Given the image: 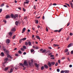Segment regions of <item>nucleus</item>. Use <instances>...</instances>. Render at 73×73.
Instances as JSON below:
<instances>
[{
    "mask_svg": "<svg viewBox=\"0 0 73 73\" xmlns=\"http://www.w3.org/2000/svg\"><path fill=\"white\" fill-rule=\"evenodd\" d=\"M35 21V23H36V24H38V20H36V21Z\"/></svg>",
    "mask_w": 73,
    "mask_h": 73,
    "instance_id": "nucleus-35",
    "label": "nucleus"
},
{
    "mask_svg": "<svg viewBox=\"0 0 73 73\" xmlns=\"http://www.w3.org/2000/svg\"><path fill=\"white\" fill-rule=\"evenodd\" d=\"M5 18L6 19H8L9 18H10V16L9 15H8Z\"/></svg>",
    "mask_w": 73,
    "mask_h": 73,
    "instance_id": "nucleus-14",
    "label": "nucleus"
},
{
    "mask_svg": "<svg viewBox=\"0 0 73 73\" xmlns=\"http://www.w3.org/2000/svg\"><path fill=\"white\" fill-rule=\"evenodd\" d=\"M53 46L54 47H56V46H59V45L54 44Z\"/></svg>",
    "mask_w": 73,
    "mask_h": 73,
    "instance_id": "nucleus-20",
    "label": "nucleus"
},
{
    "mask_svg": "<svg viewBox=\"0 0 73 73\" xmlns=\"http://www.w3.org/2000/svg\"><path fill=\"white\" fill-rule=\"evenodd\" d=\"M64 71L62 70L60 71V73H64Z\"/></svg>",
    "mask_w": 73,
    "mask_h": 73,
    "instance_id": "nucleus-34",
    "label": "nucleus"
},
{
    "mask_svg": "<svg viewBox=\"0 0 73 73\" xmlns=\"http://www.w3.org/2000/svg\"><path fill=\"white\" fill-rule=\"evenodd\" d=\"M35 66H36V67H37V68L38 67V64H37V63H35Z\"/></svg>",
    "mask_w": 73,
    "mask_h": 73,
    "instance_id": "nucleus-33",
    "label": "nucleus"
},
{
    "mask_svg": "<svg viewBox=\"0 0 73 73\" xmlns=\"http://www.w3.org/2000/svg\"><path fill=\"white\" fill-rule=\"evenodd\" d=\"M53 5H56V3H54V4H53Z\"/></svg>",
    "mask_w": 73,
    "mask_h": 73,
    "instance_id": "nucleus-64",
    "label": "nucleus"
},
{
    "mask_svg": "<svg viewBox=\"0 0 73 73\" xmlns=\"http://www.w3.org/2000/svg\"><path fill=\"white\" fill-rule=\"evenodd\" d=\"M5 52L7 54H9V52L8 50H6L5 51Z\"/></svg>",
    "mask_w": 73,
    "mask_h": 73,
    "instance_id": "nucleus-19",
    "label": "nucleus"
},
{
    "mask_svg": "<svg viewBox=\"0 0 73 73\" xmlns=\"http://www.w3.org/2000/svg\"><path fill=\"white\" fill-rule=\"evenodd\" d=\"M10 42V41L9 40V39H7V40H6V43L7 44H8Z\"/></svg>",
    "mask_w": 73,
    "mask_h": 73,
    "instance_id": "nucleus-5",
    "label": "nucleus"
},
{
    "mask_svg": "<svg viewBox=\"0 0 73 73\" xmlns=\"http://www.w3.org/2000/svg\"><path fill=\"white\" fill-rule=\"evenodd\" d=\"M15 37H16V35H14V36L12 38V39H15Z\"/></svg>",
    "mask_w": 73,
    "mask_h": 73,
    "instance_id": "nucleus-32",
    "label": "nucleus"
},
{
    "mask_svg": "<svg viewBox=\"0 0 73 73\" xmlns=\"http://www.w3.org/2000/svg\"><path fill=\"white\" fill-rule=\"evenodd\" d=\"M26 54V52H24L23 53V54L24 55Z\"/></svg>",
    "mask_w": 73,
    "mask_h": 73,
    "instance_id": "nucleus-56",
    "label": "nucleus"
},
{
    "mask_svg": "<svg viewBox=\"0 0 73 73\" xmlns=\"http://www.w3.org/2000/svg\"><path fill=\"white\" fill-rule=\"evenodd\" d=\"M9 34L10 36L8 37V38H11V37L12 36V32H9Z\"/></svg>",
    "mask_w": 73,
    "mask_h": 73,
    "instance_id": "nucleus-2",
    "label": "nucleus"
},
{
    "mask_svg": "<svg viewBox=\"0 0 73 73\" xmlns=\"http://www.w3.org/2000/svg\"><path fill=\"white\" fill-rule=\"evenodd\" d=\"M31 63H29V65L30 66H33V59H31Z\"/></svg>",
    "mask_w": 73,
    "mask_h": 73,
    "instance_id": "nucleus-1",
    "label": "nucleus"
},
{
    "mask_svg": "<svg viewBox=\"0 0 73 73\" xmlns=\"http://www.w3.org/2000/svg\"><path fill=\"white\" fill-rule=\"evenodd\" d=\"M23 48L25 49H26V47L25 46H23Z\"/></svg>",
    "mask_w": 73,
    "mask_h": 73,
    "instance_id": "nucleus-36",
    "label": "nucleus"
},
{
    "mask_svg": "<svg viewBox=\"0 0 73 73\" xmlns=\"http://www.w3.org/2000/svg\"><path fill=\"white\" fill-rule=\"evenodd\" d=\"M4 53L3 52H1L0 54V55L1 56H4Z\"/></svg>",
    "mask_w": 73,
    "mask_h": 73,
    "instance_id": "nucleus-10",
    "label": "nucleus"
},
{
    "mask_svg": "<svg viewBox=\"0 0 73 73\" xmlns=\"http://www.w3.org/2000/svg\"><path fill=\"white\" fill-rule=\"evenodd\" d=\"M22 40L24 41L26 39V38H22Z\"/></svg>",
    "mask_w": 73,
    "mask_h": 73,
    "instance_id": "nucleus-30",
    "label": "nucleus"
},
{
    "mask_svg": "<svg viewBox=\"0 0 73 73\" xmlns=\"http://www.w3.org/2000/svg\"><path fill=\"white\" fill-rule=\"evenodd\" d=\"M18 24H19V22L18 21H16L15 24L16 25H18Z\"/></svg>",
    "mask_w": 73,
    "mask_h": 73,
    "instance_id": "nucleus-28",
    "label": "nucleus"
},
{
    "mask_svg": "<svg viewBox=\"0 0 73 73\" xmlns=\"http://www.w3.org/2000/svg\"><path fill=\"white\" fill-rule=\"evenodd\" d=\"M29 3V1H26L24 3V5H25V4H28Z\"/></svg>",
    "mask_w": 73,
    "mask_h": 73,
    "instance_id": "nucleus-6",
    "label": "nucleus"
},
{
    "mask_svg": "<svg viewBox=\"0 0 73 73\" xmlns=\"http://www.w3.org/2000/svg\"><path fill=\"white\" fill-rule=\"evenodd\" d=\"M63 6H64V7H67V6L66 5H64Z\"/></svg>",
    "mask_w": 73,
    "mask_h": 73,
    "instance_id": "nucleus-60",
    "label": "nucleus"
},
{
    "mask_svg": "<svg viewBox=\"0 0 73 73\" xmlns=\"http://www.w3.org/2000/svg\"><path fill=\"white\" fill-rule=\"evenodd\" d=\"M36 49H38V47H35V48Z\"/></svg>",
    "mask_w": 73,
    "mask_h": 73,
    "instance_id": "nucleus-62",
    "label": "nucleus"
},
{
    "mask_svg": "<svg viewBox=\"0 0 73 73\" xmlns=\"http://www.w3.org/2000/svg\"><path fill=\"white\" fill-rule=\"evenodd\" d=\"M21 50L22 51H24L25 50L23 48H21Z\"/></svg>",
    "mask_w": 73,
    "mask_h": 73,
    "instance_id": "nucleus-29",
    "label": "nucleus"
},
{
    "mask_svg": "<svg viewBox=\"0 0 73 73\" xmlns=\"http://www.w3.org/2000/svg\"><path fill=\"white\" fill-rule=\"evenodd\" d=\"M2 10V9H0V13L1 12Z\"/></svg>",
    "mask_w": 73,
    "mask_h": 73,
    "instance_id": "nucleus-58",
    "label": "nucleus"
},
{
    "mask_svg": "<svg viewBox=\"0 0 73 73\" xmlns=\"http://www.w3.org/2000/svg\"><path fill=\"white\" fill-rule=\"evenodd\" d=\"M44 67L46 69H47V68H48V66H47L46 64H45V65H44Z\"/></svg>",
    "mask_w": 73,
    "mask_h": 73,
    "instance_id": "nucleus-11",
    "label": "nucleus"
},
{
    "mask_svg": "<svg viewBox=\"0 0 73 73\" xmlns=\"http://www.w3.org/2000/svg\"><path fill=\"white\" fill-rule=\"evenodd\" d=\"M46 31L47 32H48V29L47 28H46Z\"/></svg>",
    "mask_w": 73,
    "mask_h": 73,
    "instance_id": "nucleus-55",
    "label": "nucleus"
},
{
    "mask_svg": "<svg viewBox=\"0 0 73 73\" xmlns=\"http://www.w3.org/2000/svg\"><path fill=\"white\" fill-rule=\"evenodd\" d=\"M23 64L24 66H27L28 65V64L27 63V61H26L25 60H24Z\"/></svg>",
    "mask_w": 73,
    "mask_h": 73,
    "instance_id": "nucleus-3",
    "label": "nucleus"
},
{
    "mask_svg": "<svg viewBox=\"0 0 73 73\" xmlns=\"http://www.w3.org/2000/svg\"><path fill=\"white\" fill-rule=\"evenodd\" d=\"M46 51V49L44 50H42V53H44V52H45Z\"/></svg>",
    "mask_w": 73,
    "mask_h": 73,
    "instance_id": "nucleus-22",
    "label": "nucleus"
},
{
    "mask_svg": "<svg viewBox=\"0 0 73 73\" xmlns=\"http://www.w3.org/2000/svg\"><path fill=\"white\" fill-rule=\"evenodd\" d=\"M70 25V23H68L67 26H69Z\"/></svg>",
    "mask_w": 73,
    "mask_h": 73,
    "instance_id": "nucleus-57",
    "label": "nucleus"
},
{
    "mask_svg": "<svg viewBox=\"0 0 73 73\" xmlns=\"http://www.w3.org/2000/svg\"><path fill=\"white\" fill-rule=\"evenodd\" d=\"M8 69V68L7 67L5 68V70H7Z\"/></svg>",
    "mask_w": 73,
    "mask_h": 73,
    "instance_id": "nucleus-41",
    "label": "nucleus"
},
{
    "mask_svg": "<svg viewBox=\"0 0 73 73\" xmlns=\"http://www.w3.org/2000/svg\"><path fill=\"white\" fill-rule=\"evenodd\" d=\"M69 72V70H64V72L65 73H68Z\"/></svg>",
    "mask_w": 73,
    "mask_h": 73,
    "instance_id": "nucleus-17",
    "label": "nucleus"
},
{
    "mask_svg": "<svg viewBox=\"0 0 73 73\" xmlns=\"http://www.w3.org/2000/svg\"><path fill=\"white\" fill-rule=\"evenodd\" d=\"M26 30V28H24L23 29V31L22 32V33H24L25 31Z\"/></svg>",
    "mask_w": 73,
    "mask_h": 73,
    "instance_id": "nucleus-8",
    "label": "nucleus"
},
{
    "mask_svg": "<svg viewBox=\"0 0 73 73\" xmlns=\"http://www.w3.org/2000/svg\"><path fill=\"white\" fill-rule=\"evenodd\" d=\"M28 44L29 46H31V43L30 41H29L28 42Z\"/></svg>",
    "mask_w": 73,
    "mask_h": 73,
    "instance_id": "nucleus-18",
    "label": "nucleus"
},
{
    "mask_svg": "<svg viewBox=\"0 0 73 73\" xmlns=\"http://www.w3.org/2000/svg\"><path fill=\"white\" fill-rule=\"evenodd\" d=\"M62 29H60L58 31V32L59 33H60V32L61 31Z\"/></svg>",
    "mask_w": 73,
    "mask_h": 73,
    "instance_id": "nucleus-31",
    "label": "nucleus"
},
{
    "mask_svg": "<svg viewBox=\"0 0 73 73\" xmlns=\"http://www.w3.org/2000/svg\"><path fill=\"white\" fill-rule=\"evenodd\" d=\"M11 31L12 32H15L16 31V29L15 27H13L12 28V29H11Z\"/></svg>",
    "mask_w": 73,
    "mask_h": 73,
    "instance_id": "nucleus-4",
    "label": "nucleus"
},
{
    "mask_svg": "<svg viewBox=\"0 0 73 73\" xmlns=\"http://www.w3.org/2000/svg\"><path fill=\"white\" fill-rule=\"evenodd\" d=\"M72 46V44L70 43V44H69L68 46V48H69L70 47H71Z\"/></svg>",
    "mask_w": 73,
    "mask_h": 73,
    "instance_id": "nucleus-7",
    "label": "nucleus"
},
{
    "mask_svg": "<svg viewBox=\"0 0 73 73\" xmlns=\"http://www.w3.org/2000/svg\"><path fill=\"white\" fill-rule=\"evenodd\" d=\"M34 9H36V6L35 5H34Z\"/></svg>",
    "mask_w": 73,
    "mask_h": 73,
    "instance_id": "nucleus-63",
    "label": "nucleus"
},
{
    "mask_svg": "<svg viewBox=\"0 0 73 73\" xmlns=\"http://www.w3.org/2000/svg\"><path fill=\"white\" fill-rule=\"evenodd\" d=\"M58 62L59 64H60V60H58Z\"/></svg>",
    "mask_w": 73,
    "mask_h": 73,
    "instance_id": "nucleus-38",
    "label": "nucleus"
},
{
    "mask_svg": "<svg viewBox=\"0 0 73 73\" xmlns=\"http://www.w3.org/2000/svg\"><path fill=\"white\" fill-rule=\"evenodd\" d=\"M36 37L37 38L40 40V38L39 37V36H36Z\"/></svg>",
    "mask_w": 73,
    "mask_h": 73,
    "instance_id": "nucleus-27",
    "label": "nucleus"
},
{
    "mask_svg": "<svg viewBox=\"0 0 73 73\" xmlns=\"http://www.w3.org/2000/svg\"><path fill=\"white\" fill-rule=\"evenodd\" d=\"M69 3L70 4V5H71V7L72 8H73V3H72V2H70Z\"/></svg>",
    "mask_w": 73,
    "mask_h": 73,
    "instance_id": "nucleus-15",
    "label": "nucleus"
},
{
    "mask_svg": "<svg viewBox=\"0 0 73 73\" xmlns=\"http://www.w3.org/2000/svg\"><path fill=\"white\" fill-rule=\"evenodd\" d=\"M51 64L52 65H54L55 64V62H52L51 63Z\"/></svg>",
    "mask_w": 73,
    "mask_h": 73,
    "instance_id": "nucleus-26",
    "label": "nucleus"
},
{
    "mask_svg": "<svg viewBox=\"0 0 73 73\" xmlns=\"http://www.w3.org/2000/svg\"><path fill=\"white\" fill-rule=\"evenodd\" d=\"M22 41H23V40H22V39H21V40H20L19 41L21 43V42H22Z\"/></svg>",
    "mask_w": 73,
    "mask_h": 73,
    "instance_id": "nucleus-49",
    "label": "nucleus"
},
{
    "mask_svg": "<svg viewBox=\"0 0 73 73\" xmlns=\"http://www.w3.org/2000/svg\"><path fill=\"white\" fill-rule=\"evenodd\" d=\"M48 48L49 49H50L51 50L52 49V48L50 47H48Z\"/></svg>",
    "mask_w": 73,
    "mask_h": 73,
    "instance_id": "nucleus-54",
    "label": "nucleus"
},
{
    "mask_svg": "<svg viewBox=\"0 0 73 73\" xmlns=\"http://www.w3.org/2000/svg\"><path fill=\"white\" fill-rule=\"evenodd\" d=\"M18 17V15L17 14H16L14 15V18H15L17 17Z\"/></svg>",
    "mask_w": 73,
    "mask_h": 73,
    "instance_id": "nucleus-12",
    "label": "nucleus"
},
{
    "mask_svg": "<svg viewBox=\"0 0 73 73\" xmlns=\"http://www.w3.org/2000/svg\"><path fill=\"white\" fill-rule=\"evenodd\" d=\"M23 10L24 12H25L26 11L25 9L24 8H23Z\"/></svg>",
    "mask_w": 73,
    "mask_h": 73,
    "instance_id": "nucleus-59",
    "label": "nucleus"
},
{
    "mask_svg": "<svg viewBox=\"0 0 73 73\" xmlns=\"http://www.w3.org/2000/svg\"><path fill=\"white\" fill-rule=\"evenodd\" d=\"M20 65L23 66L24 68V65H23V63H20Z\"/></svg>",
    "mask_w": 73,
    "mask_h": 73,
    "instance_id": "nucleus-24",
    "label": "nucleus"
},
{
    "mask_svg": "<svg viewBox=\"0 0 73 73\" xmlns=\"http://www.w3.org/2000/svg\"><path fill=\"white\" fill-rule=\"evenodd\" d=\"M4 5V3H3V4H1V7H3Z\"/></svg>",
    "mask_w": 73,
    "mask_h": 73,
    "instance_id": "nucleus-45",
    "label": "nucleus"
},
{
    "mask_svg": "<svg viewBox=\"0 0 73 73\" xmlns=\"http://www.w3.org/2000/svg\"><path fill=\"white\" fill-rule=\"evenodd\" d=\"M54 55H50V57H54Z\"/></svg>",
    "mask_w": 73,
    "mask_h": 73,
    "instance_id": "nucleus-51",
    "label": "nucleus"
},
{
    "mask_svg": "<svg viewBox=\"0 0 73 73\" xmlns=\"http://www.w3.org/2000/svg\"><path fill=\"white\" fill-rule=\"evenodd\" d=\"M72 64H70V65H69V67L70 68H72Z\"/></svg>",
    "mask_w": 73,
    "mask_h": 73,
    "instance_id": "nucleus-47",
    "label": "nucleus"
},
{
    "mask_svg": "<svg viewBox=\"0 0 73 73\" xmlns=\"http://www.w3.org/2000/svg\"><path fill=\"white\" fill-rule=\"evenodd\" d=\"M34 51V50L33 49H31V52H33Z\"/></svg>",
    "mask_w": 73,
    "mask_h": 73,
    "instance_id": "nucleus-39",
    "label": "nucleus"
},
{
    "mask_svg": "<svg viewBox=\"0 0 73 73\" xmlns=\"http://www.w3.org/2000/svg\"><path fill=\"white\" fill-rule=\"evenodd\" d=\"M44 69V66H42V67L41 68V69L42 70H43Z\"/></svg>",
    "mask_w": 73,
    "mask_h": 73,
    "instance_id": "nucleus-44",
    "label": "nucleus"
},
{
    "mask_svg": "<svg viewBox=\"0 0 73 73\" xmlns=\"http://www.w3.org/2000/svg\"><path fill=\"white\" fill-rule=\"evenodd\" d=\"M58 62L56 63L55 64V66H57L58 65Z\"/></svg>",
    "mask_w": 73,
    "mask_h": 73,
    "instance_id": "nucleus-48",
    "label": "nucleus"
},
{
    "mask_svg": "<svg viewBox=\"0 0 73 73\" xmlns=\"http://www.w3.org/2000/svg\"><path fill=\"white\" fill-rule=\"evenodd\" d=\"M48 65L49 66V67H51V63L50 62H49L48 63Z\"/></svg>",
    "mask_w": 73,
    "mask_h": 73,
    "instance_id": "nucleus-9",
    "label": "nucleus"
},
{
    "mask_svg": "<svg viewBox=\"0 0 73 73\" xmlns=\"http://www.w3.org/2000/svg\"><path fill=\"white\" fill-rule=\"evenodd\" d=\"M68 49H66L65 50H64V52H68Z\"/></svg>",
    "mask_w": 73,
    "mask_h": 73,
    "instance_id": "nucleus-23",
    "label": "nucleus"
},
{
    "mask_svg": "<svg viewBox=\"0 0 73 73\" xmlns=\"http://www.w3.org/2000/svg\"><path fill=\"white\" fill-rule=\"evenodd\" d=\"M25 45H26V46H27L28 45V43L27 42H25Z\"/></svg>",
    "mask_w": 73,
    "mask_h": 73,
    "instance_id": "nucleus-40",
    "label": "nucleus"
},
{
    "mask_svg": "<svg viewBox=\"0 0 73 73\" xmlns=\"http://www.w3.org/2000/svg\"><path fill=\"white\" fill-rule=\"evenodd\" d=\"M56 71H57V72H60V69H57V70H56Z\"/></svg>",
    "mask_w": 73,
    "mask_h": 73,
    "instance_id": "nucleus-37",
    "label": "nucleus"
},
{
    "mask_svg": "<svg viewBox=\"0 0 73 73\" xmlns=\"http://www.w3.org/2000/svg\"><path fill=\"white\" fill-rule=\"evenodd\" d=\"M70 36H72V35H73V33H70Z\"/></svg>",
    "mask_w": 73,
    "mask_h": 73,
    "instance_id": "nucleus-43",
    "label": "nucleus"
},
{
    "mask_svg": "<svg viewBox=\"0 0 73 73\" xmlns=\"http://www.w3.org/2000/svg\"><path fill=\"white\" fill-rule=\"evenodd\" d=\"M11 16L12 18H14V15L13 14H11Z\"/></svg>",
    "mask_w": 73,
    "mask_h": 73,
    "instance_id": "nucleus-16",
    "label": "nucleus"
},
{
    "mask_svg": "<svg viewBox=\"0 0 73 73\" xmlns=\"http://www.w3.org/2000/svg\"><path fill=\"white\" fill-rule=\"evenodd\" d=\"M66 5H68V7H70V5L69 4H68V3H65Z\"/></svg>",
    "mask_w": 73,
    "mask_h": 73,
    "instance_id": "nucleus-53",
    "label": "nucleus"
},
{
    "mask_svg": "<svg viewBox=\"0 0 73 73\" xmlns=\"http://www.w3.org/2000/svg\"><path fill=\"white\" fill-rule=\"evenodd\" d=\"M22 53V52H21V50H19L18 51V53L19 54H21Z\"/></svg>",
    "mask_w": 73,
    "mask_h": 73,
    "instance_id": "nucleus-25",
    "label": "nucleus"
},
{
    "mask_svg": "<svg viewBox=\"0 0 73 73\" xmlns=\"http://www.w3.org/2000/svg\"><path fill=\"white\" fill-rule=\"evenodd\" d=\"M8 60H9L8 58H5V59H4V60H5V62L7 61Z\"/></svg>",
    "mask_w": 73,
    "mask_h": 73,
    "instance_id": "nucleus-13",
    "label": "nucleus"
},
{
    "mask_svg": "<svg viewBox=\"0 0 73 73\" xmlns=\"http://www.w3.org/2000/svg\"><path fill=\"white\" fill-rule=\"evenodd\" d=\"M27 32H30V30L29 29H28Z\"/></svg>",
    "mask_w": 73,
    "mask_h": 73,
    "instance_id": "nucleus-61",
    "label": "nucleus"
},
{
    "mask_svg": "<svg viewBox=\"0 0 73 73\" xmlns=\"http://www.w3.org/2000/svg\"><path fill=\"white\" fill-rule=\"evenodd\" d=\"M13 71V70L12 69H11L10 70V72H9V73H12Z\"/></svg>",
    "mask_w": 73,
    "mask_h": 73,
    "instance_id": "nucleus-21",
    "label": "nucleus"
},
{
    "mask_svg": "<svg viewBox=\"0 0 73 73\" xmlns=\"http://www.w3.org/2000/svg\"><path fill=\"white\" fill-rule=\"evenodd\" d=\"M7 57H11V56L10 55H7Z\"/></svg>",
    "mask_w": 73,
    "mask_h": 73,
    "instance_id": "nucleus-50",
    "label": "nucleus"
},
{
    "mask_svg": "<svg viewBox=\"0 0 73 73\" xmlns=\"http://www.w3.org/2000/svg\"><path fill=\"white\" fill-rule=\"evenodd\" d=\"M65 57H63L62 58V60H64V59H65Z\"/></svg>",
    "mask_w": 73,
    "mask_h": 73,
    "instance_id": "nucleus-46",
    "label": "nucleus"
},
{
    "mask_svg": "<svg viewBox=\"0 0 73 73\" xmlns=\"http://www.w3.org/2000/svg\"><path fill=\"white\" fill-rule=\"evenodd\" d=\"M66 55H69V52L66 53Z\"/></svg>",
    "mask_w": 73,
    "mask_h": 73,
    "instance_id": "nucleus-42",
    "label": "nucleus"
},
{
    "mask_svg": "<svg viewBox=\"0 0 73 73\" xmlns=\"http://www.w3.org/2000/svg\"><path fill=\"white\" fill-rule=\"evenodd\" d=\"M71 54H73V50H72L71 52Z\"/></svg>",
    "mask_w": 73,
    "mask_h": 73,
    "instance_id": "nucleus-52",
    "label": "nucleus"
}]
</instances>
